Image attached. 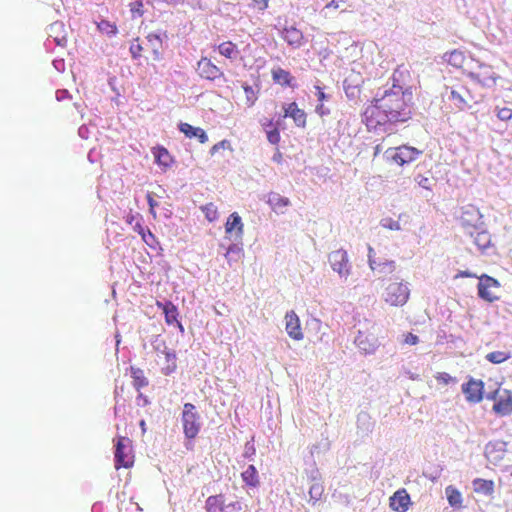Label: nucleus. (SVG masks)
Instances as JSON below:
<instances>
[{
    "mask_svg": "<svg viewBox=\"0 0 512 512\" xmlns=\"http://www.w3.org/2000/svg\"><path fill=\"white\" fill-rule=\"evenodd\" d=\"M472 487L476 494L486 497H493L495 492V483L493 480L475 478L472 481Z\"/></svg>",
    "mask_w": 512,
    "mask_h": 512,
    "instance_id": "nucleus-22",
    "label": "nucleus"
},
{
    "mask_svg": "<svg viewBox=\"0 0 512 512\" xmlns=\"http://www.w3.org/2000/svg\"><path fill=\"white\" fill-rule=\"evenodd\" d=\"M282 159V155L281 153H277L275 156H274V160L277 161V162H280Z\"/></svg>",
    "mask_w": 512,
    "mask_h": 512,
    "instance_id": "nucleus-62",
    "label": "nucleus"
},
{
    "mask_svg": "<svg viewBox=\"0 0 512 512\" xmlns=\"http://www.w3.org/2000/svg\"><path fill=\"white\" fill-rule=\"evenodd\" d=\"M478 279V296L489 303L498 300L499 296L496 295L495 290L500 288V282L486 274L480 275Z\"/></svg>",
    "mask_w": 512,
    "mask_h": 512,
    "instance_id": "nucleus-9",
    "label": "nucleus"
},
{
    "mask_svg": "<svg viewBox=\"0 0 512 512\" xmlns=\"http://www.w3.org/2000/svg\"><path fill=\"white\" fill-rule=\"evenodd\" d=\"M271 76L272 80L283 87H293L295 78L292 76V74L281 68L277 67L271 70Z\"/></svg>",
    "mask_w": 512,
    "mask_h": 512,
    "instance_id": "nucleus-23",
    "label": "nucleus"
},
{
    "mask_svg": "<svg viewBox=\"0 0 512 512\" xmlns=\"http://www.w3.org/2000/svg\"><path fill=\"white\" fill-rule=\"evenodd\" d=\"M511 357L510 353L505 351H493L486 355V359L493 364H500Z\"/></svg>",
    "mask_w": 512,
    "mask_h": 512,
    "instance_id": "nucleus-38",
    "label": "nucleus"
},
{
    "mask_svg": "<svg viewBox=\"0 0 512 512\" xmlns=\"http://www.w3.org/2000/svg\"><path fill=\"white\" fill-rule=\"evenodd\" d=\"M156 306L163 311L165 315V322L168 325L177 324L180 329H183L182 324L178 321V309L171 301L164 303L156 301Z\"/></svg>",
    "mask_w": 512,
    "mask_h": 512,
    "instance_id": "nucleus-19",
    "label": "nucleus"
},
{
    "mask_svg": "<svg viewBox=\"0 0 512 512\" xmlns=\"http://www.w3.org/2000/svg\"><path fill=\"white\" fill-rule=\"evenodd\" d=\"M134 230L141 236V238H145V233L148 228L143 227L140 222H137L134 226Z\"/></svg>",
    "mask_w": 512,
    "mask_h": 512,
    "instance_id": "nucleus-55",
    "label": "nucleus"
},
{
    "mask_svg": "<svg viewBox=\"0 0 512 512\" xmlns=\"http://www.w3.org/2000/svg\"><path fill=\"white\" fill-rule=\"evenodd\" d=\"M283 110H284V114H283V117L284 118H291L294 122V124L299 127V128H302L304 129L307 125V114L306 112L299 108L298 104L296 102H291L289 104H286L285 106H283Z\"/></svg>",
    "mask_w": 512,
    "mask_h": 512,
    "instance_id": "nucleus-16",
    "label": "nucleus"
},
{
    "mask_svg": "<svg viewBox=\"0 0 512 512\" xmlns=\"http://www.w3.org/2000/svg\"><path fill=\"white\" fill-rule=\"evenodd\" d=\"M181 421L185 437L188 439L196 438L201 429V422L200 416L194 404H184Z\"/></svg>",
    "mask_w": 512,
    "mask_h": 512,
    "instance_id": "nucleus-4",
    "label": "nucleus"
},
{
    "mask_svg": "<svg viewBox=\"0 0 512 512\" xmlns=\"http://www.w3.org/2000/svg\"><path fill=\"white\" fill-rule=\"evenodd\" d=\"M471 98L468 89L464 86L459 87V89H452L450 93V100L461 111L469 107Z\"/></svg>",
    "mask_w": 512,
    "mask_h": 512,
    "instance_id": "nucleus-17",
    "label": "nucleus"
},
{
    "mask_svg": "<svg viewBox=\"0 0 512 512\" xmlns=\"http://www.w3.org/2000/svg\"><path fill=\"white\" fill-rule=\"evenodd\" d=\"M178 128L187 138H197L202 144L208 141V136L205 130L200 127H194L189 123L181 122L178 125Z\"/></svg>",
    "mask_w": 512,
    "mask_h": 512,
    "instance_id": "nucleus-21",
    "label": "nucleus"
},
{
    "mask_svg": "<svg viewBox=\"0 0 512 512\" xmlns=\"http://www.w3.org/2000/svg\"><path fill=\"white\" fill-rule=\"evenodd\" d=\"M230 148H231L230 142L228 140L224 139L211 147L210 154L214 155L221 149H230Z\"/></svg>",
    "mask_w": 512,
    "mask_h": 512,
    "instance_id": "nucleus-46",
    "label": "nucleus"
},
{
    "mask_svg": "<svg viewBox=\"0 0 512 512\" xmlns=\"http://www.w3.org/2000/svg\"><path fill=\"white\" fill-rule=\"evenodd\" d=\"M267 202L276 212H282L290 204L289 199L279 193H270Z\"/></svg>",
    "mask_w": 512,
    "mask_h": 512,
    "instance_id": "nucleus-29",
    "label": "nucleus"
},
{
    "mask_svg": "<svg viewBox=\"0 0 512 512\" xmlns=\"http://www.w3.org/2000/svg\"><path fill=\"white\" fill-rule=\"evenodd\" d=\"M234 249L239 250L236 246H231V247H229V248H228V251H227V253H226V257H228V255H229L232 251H234Z\"/></svg>",
    "mask_w": 512,
    "mask_h": 512,
    "instance_id": "nucleus-61",
    "label": "nucleus"
},
{
    "mask_svg": "<svg viewBox=\"0 0 512 512\" xmlns=\"http://www.w3.org/2000/svg\"><path fill=\"white\" fill-rule=\"evenodd\" d=\"M363 122L369 130H377L381 126L394 123L377 99L365 108Z\"/></svg>",
    "mask_w": 512,
    "mask_h": 512,
    "instance_id": "nucleus-3",
    "label": "nucleus"
},
{
    "mask_svg": "<svg viewBox=\"0 0 512 512\" xmlns=\"http://www.w3.org/2000/svg\"><path fill=\"white\" fill-rule=\"evenodd\" d=\"M383 300L390 306L400 307L407 303L410 297V289L403 279L396 277L383 282Z\"/></svg>",
    "mask_w": 512,
    "mask_h": 512,
    "instance_id": "nucleus-2",
    "label": "nucleus"
},
{
    "mask_svg": "<svg viewBox=\"0 0 512 512\" xmlns=\"http://www.w3.org/2000/svg\"><path fill=\"white\" fill-rule=\"evenodd\" d=\"M225 499L222 494L212 495L206 499L205 509L207 512H224Z\"/></svg>",
    "mask_w": 512,
    "mask_h": 512,
    "instance_id": "nucleus-26",
    "label": "nucleus"
},
{
    "mask_svg": "<svg viewBox=\"0 0 512 512\" xmlns=\"http://www.w3.org/2000/svg\"><path fill=\"white\" fill-rule=\"evenodd\" d=\"M115 468H130L134 464L132 441L128 437L119 436L115 442Z\"/></svg>",
    "mask_w": 512,
    "mask_h": 512,
    "instance_id": "nucleus-5",
    "label": "nucleus"
},
{
    "mask_svg": "<svg viewBox=\"0 0 512 512\" xmlns=\"http://www.w3.org/2000/svg\"><path fill=\"white\" fill-rule=\"evenodd\" d=\"M221 56L233 60L239 53L237 45L232 41H224L217 46Z\"/></svg>",
    "mask_w": 512,
    "mask_h": 512,
    "instance_id": "nucleus-28",
    "label": "nucleus"
},
{
    "mask_svg": "<svg viewBox=\"0 0 512 512\" xmlns=\"http://www.w3.org/2000/svg\"><path fill=\"white\" fill-rule=\"evenodd\" d=\"M130 11L133 15L137 14L139 16L143 15V3L141 1H134L130 3Z\"/></svg>",
    "mask_w": 512,
    "mask_h": 512,
    "instance_id": "nucleus-48",
    "label": "nucleus"
},
{
    "mask_svg": "<svg viewBox=\"0 0 512 512\" xmlns=\"http://www.w3.org/2000/svg\"><path fill=\"white\" fill-rule=\"evenodd\" d=\"M419 342V338L417 335L409 332L404 335V343L408 345H416Z\"/></svg>",
    "mask_w": 512,
    "mask_h": 512,
    "instance_id": "nucleus-52",
    "label": "nucleus"
},
{
    "mask_svg": "<svg viewBox=\"0 0 512 512\" xmlns=\"http://www.w3.org/2000/svg\"><path fill=\"white\" fill-rule=\"evenodd\" d=\"M329 262L334 271L341 277H347L350 273V264L347 252L343 249H338L330 253Z\"/></svg>",
    "mask_w": 512,
    "mask_h": 512,
    "instance_id": "nucleus-11",
    "label": "nucleus"
},
{
    "mask_svg": "<svg viewBox=\"0 0 512 512\" xmlns=\"http://www.w3.org/2000/svg\"><path fill=\"white\" fill-rule=\"evenodd\" d=\"M445 494L450 506L455 508H461L463 504V497L461 492L452 485L445 488Z\"/></svg>",
    "mask_w": 512,
    "mask_h": 512,
    "instance_id": "nucleus-30",
    "label": "nucleus"
},
{
    "mask_svg": "<svg viewBox=\"0 0 512 512\" xmlns=\"http://www.w3.org/2000/svg\"><path fill=\"white\" fill-rule=\"evenodd\" d=\"M133 219H134V216H132V215H131V216H129V217H128V220H127V221H128L129 223H131Z\"/></svg>",
    "mask_w": 512,
    "mask_h": 512,
    "instance_id": "nucleus-63",
    "label": "nucleus"
},
{
    "mask_svg": "<svg viewBox=\"0 0 512 512\" xmlns=\"http://www.w3.org/2000/svg\"><path fill=\"white\" fill-rule=\"evenodd\" d=\"M139 424H140L142 432L145 433L146 432V422H145V420H141Z\"/></svg>",
    "mask_w": 512,
    "mask_h": 512,
    "instance_id": "nucleus-60",
    "label": "nucleus"
},
{
    "mask_svg": "<svg viewBox=\"0 0 512 512\" xmlns=\"http://www.w3.org/2000/svg\"><path fill=\"white\" fill-rule=\"evenodd\" d=\"M416 181L421 187L428 190L431 189V180L429 178L419 175L417 176Z\"/></svg>",
    "mask_w": 512,
    "mask_h": 512,
    "instance_id": "nucleus-53",
    "label": "nucleus"
},
{
    "mask_svg": "<svg viewBox=\"0 0 512 512\" xmlns=\"http://www.w3.org/2000/svg\"><path fill=\"white\" fill-rule=\"evenodd\" d=\"M285 330L293 340L300 341L304 338L300 319L293 310L287 312L285 315Z\"/></svg>",
    "mask_w": 512,
    "mask_h": 512,
    "instance_id": "nucleus-14",
    "label": "nucleus"
},
{
    "mask_svg": "<svg viewBox=\"0 0 512 512\" xmlns=\"http://www.w3.org/2000/svg\"><path fill=\"white\" fill-rule=\"evenodd\" d=\"M404 74L409 75V71L401 66L395 69L392 76V87L386 90L381 98L377 99L390 116V119L395 123L406 122L411 118L412 114L410 108L413 98L412 87L404 88L400 85Z\"/></svg>",
    "mask_w": 512,
    "mask_h": 512,
    "instance_id": "nucleus-1",
    "label": "nucleus"
},
{
    "mask_svg": "<svg viewBox=\"0 0 512 512\" xmlns=\"http://www.w3.org/2000/svg\"><path fill=\"white\" fill-rule=\"evenodd\" d=\"M148 42L154 47V59L159 60L161 58L160 48L162 46V40L156 33H149L147 35Z\"/></svg>",
    "mask_w": 512,
    "mask_h": 512,
    "instance_id": "nucleus-37",
    "label": "nucleus"
},
{
    "mask_svg": "<svg viewBox=\"0 0 512 512\" xmlns=\"http://www.w3.org/2000/svg\"><path fill=\"white\" fill-rule=\"evenodd\" d=\"M243 481L252 487H256L259 484L258 472L254 465H249L245 471L241 474Z\"/></svg>",
    "mask_w": 512,
    "mask_h": 512,
    "instance_id": "nucleus-34",
    "label": "nucleus"
},
{
    "mask_svg": "<svg viewBox=\"0 0 512 512\" xmlns=\"http://www.w3.org/2000/svg\"><path fill=\"white\" fill-rule=\"evenodd\" d=\"M242 88H243L244 95H245L246 106L249 108L253 107L259 97V91H260L259 87L258 86L253 87L247 83H244L242 85Z\"/></svg>",
    "mask_w": 512,
    "mask_h": 512,
    "instance_id": "nucleus-31",
    "label": "nucleus"
},
{
    "mask_svg": "<svg viewBox=\"0 0 512 512\" xmlns=\"http://www.w3.org/2000/svg\"><path fill=\"white\" fill-rule=\"evenodd\" d=\"M202 210L205 213L206 218L210 222L217 219V217H218L217 208L212 203L205 205Z\"/></svg>",
    "mask_w": 512,
    "mask_h": 512,
    "instance_id": "nucleus-42",
    "label": "nucleus"
},
{
    "mask_svg": "<svg viewBox=\"0 0 512 512\" xmlns=\"http://www.w3.org/2000/svg\"><path fill=\"white\" fill-rule=\"evenodd\" d=\"M258 9L265 10L268 7L269 0H255Z\"/></svg>",
    "mask_w": 512,
    "mask_h": 512,
    "instance_id": "nucleus-57",
    "label": "nucleus"
},
{
    "mask_svg": "<svg viewBox=\"0 0 512 512\" xmlns=\"http://www.w3.org/2000/svg\"><path fill=\"white\" fill-rule=\"evenodd\" d=\"M326 9H329V8H334V9H337L339 8V2L338 1H335V0H332L331 2H329L326 6H325Z\"/></svg>",
    "mask_w": 512,
    "mask_h": 512,
    "instance_id": "nucleus-58",
    "label": "nucleus"
},
{
    "mask_svg": "<svg viewBox=\"0 0 512 512\" xmlns=\"http://www.w3.org/2000/svg\"><path fill=\"white\" fill-rule=\"evenodd\" d=\"M97 28L108 36H114L118 32L117 26L108 20H101L97 24Z\"/></svg>",
    "mask_w": 512,
    "mask_h": 512,
    "instance_id": "nucleus-39",
    "label": "nucleus"
},
{
    "mask_svg": "<svg viewBox=\"0 0 512 512\" xmlns=\"http://www.w3.org/2000/svg\"><path fill=\"white\" fill-rule=\"evenodd\" d=\"M511 475H512V472H511Z\"/></svg>",
    "mask_w": 512,
    "mask_h": 512,
    "instance_id": "nucleus-64",
    "label": "nucleus"
},
{
    "mask_svg": "<svg viewBox=\"0 0 512 512\" xmlns=\"http://www.w3.org/2000/svg\"><path fill=\"white\" fill-rule=\"evenodd\" d=\"M146 197H147L150 213L152 214L153 218H156V211H155V209L158 206V203L153 198L151 193H148Z\"/></svg>",
    "mask_w": 512,
    "mask_h": 512,
    "instance_id": "nucleus-50",
    "label": "nucleus"
},
{
    "mask_svg": "<svg viewBox=\"0 0 512 512\" xmlns=\"http://www.w3.org/2000/svg\"><path fill=\"white\" fill-rule=\"evenodd\" d=\"M130 373L133 380V386L136 390L139 391L140 389L148 386L149 381L141 368L131 366Z\"/></svg>",
    "mask_w": 512,
    "mask_h": 512,
    "instance_id": "nucleus-27",
    "label": "nucleus"
},
{
    "mask_svg": "<svg viewBox=\"0 0 512 512\" xmlns=\"http://www.w3.org/2000/svg\"><path fill=\"white\" fill-rule=\"evenodd\" d=\"M162 357H160V365L162 373L165 375H170L177 368V356L175 351L165 348L162 351Z\"/></svg>",
    "mask_w": 512,
    "mask_h": 512,
    "instance_id": "nucleus-20",
    "label": "nucleus"
},
{
    "mask_svg": "<svg viewBox=\"0 0 512 512\" xmlns=\"http://www.w3.org/2000/svg\"><path fill=\"white\" fill-rule=\"evenodd\" d=\"M412 505L410 495L404 488L398 489L389 498V506L395 512H406Z\"/></svg>",
    "mask_w": 512,
    "mask_h": 512,
    "instance_id": "nucleus-15",
    "label": "nucleus"
},
{
    "mask_svg": "<svg viewBox=\"0 0 512 512\" xmlns=\"http://www.w3.org/2000/svg\"><path fill=\"white\" fill-rule=\"evenodd\" d=\"M315 112L318 116L324 117L330 114V109L327 108L324 103H319L315 107Z\"/></svg>",
    "mask_w": 512,
    "mask_h": 512,
    "instance_id": "nucleus-51",
    "label": "nucleus"
},
{
    "mask_svg": "<svg viewBox=\"0 0 512 512\" xmlns=\"http://www.w3.org/2000/svg\"><path fill=\"white\" fill-rule=\"evenodd\" d=\"M225 232L230 236H235V238H242L244 233V225L238 213L233 212L228 217L225 223Z\"/></svg>",
    "mask_w": 512,
    "mask_h": 512,
    "instance_id": "nucleus-18",
    "label": "nucleus"
},
{
    "mask_svg": "<svg viewBox=\"0 0 512 512\" xmlns=\"http://www.w3.org/2000/svg\"><path fill=\"white\" fill-rule=\"evenodd\" d=\"M282 38L293 47H300L303 43V33L294 26L286 27L282 31Z\"/></svg>",
    "mask_w": 512,
    "mask_h": 512,
    "instance_id": "nucleus-24",
    "label": "nucleus"
},
{
    "mask_svg": "<svg viewBox=\"0 0 512 512\" xmlns=\"http://www.w3.org/2000/svg\"><path fill=\"white\" fill-rule=\"evenodd\" d=\"M382 227L389 230H400V223L392 218H385L381 221Z\"/></svg>",
    "mask_w": 512,
    "mask_h": 512,
    "instance_id": "nucleus-44",
    "label": "nucleus"
},
{
    "mask_svg": "<svg viewBox=\"0 0 512 512\" xmlns=\"http://www.w3.org/2000/svg\"><path fill=\"white\" fill-rule=\"evenodd\" d=\"M495 112L497 118L501 121L506 122L512 119V109L509 107L496 106Z\"/></svg>",
    "mask_w": 512,
    "mask_h": 512,
    "instance_id": "nucleus-40",
    "label": "nucleus"
},
{
    "mask_svg": "<svg viewBox=\"0 0 512 512\" xmlns=\"http://www.w3.org/2000/svg\"><path fill=\"white\" fill-rule=\"evenodd\" d=\"M467 75L483 87L494 86L497 80V75L494 72L493 67L484 63H478L476 68H471L467 72Z\"/></svg>",
    "mask_w": 512,
    "mask_h": 512,
    "instance_id": "nucleus-7",
    "label": "nucleus"
},
{
    "mask_svg": "<svg viewBox=\"0 0 512 512\" xmlns=\"http://www.w3.org/2000/svg\"><path fill=\"white\" fill-rule=\"evenodd\" d=\"M494 401L492 410L500 416H507L512 413V391L497 389L487 396Z\"/></svg>",
    "mask_w": 512,
    "mask_h": 512,
    "instance_id": "nucleus-6",
    "label": "nucleus"
},
{
    "mask_svg": "<svg viewBox=\"0 0 512 512\" xmlns=\"http://www.w3.org/2000/svg\"><path fill=\"white\" fill-rule=\"evenodd\" d=\"M314 88L316 90V96L319 103H324V101L330 99V95L326 94L321 86L316 85Z\"/></svg>",
    "mask_w": 512,
    "mask_h": 512,
    "instance_id": "nucleus-49",
    "label": "nucleus"
},
{
    "mask_svg": "<svg viewBox=\"0 0 512 512\" xmlns=\"http://www.w3.org/2000/svg\"><path fill=\"white\" fill-rule=\"evenodd\" d=\"M138 399L142 401L143 405H147L149 403L148 398L144 396L142 393L138 395Z\"/></svg>",
    "mask_w": 512,
    "mask_h": 512,
    "instance_id": "nucleus-59",
    "label": "nucleus"
},
{
    "mask_svg": "<svg viewBox=\"0 0 512 512\" xmlns=\"http://www.w3.org/2000/svg\"><path fill=\"white\" fill-rule=\"evenodd\" d=\"M484 383L481 380L470 379L462 385V392L469 403H479L483 399Z\"/></svg>",
    "mask_w": 512,
    "mask_h": 512,
    "instance_id": "nucleus-13",
    "label": "nucleus"
},
{
    "mask_svg": "<svg viewBox=\"0 0 512 512\" xmlns=\"http://www.w3.org/2000/svg\"><path fill=\"white\" fill-rule=\"evenodd\" d=\"M368 263L372 271L380 275L392 274L396 271L397 265L393 260H378L372 247L368 250Z\"/></svg>",
    "mask_w": 512,
    "mask_h": 512,
    "instance_id": "nucleus-12",
    "label": "nucleus"
},
{
    "mask_svg": "<svg viewBox=\"0 0 512 512\" xmlns=\"http://www.w3.org/2000/svg\"><path fill=\"white\" fill-rule=\"evenodd\" d=\"M196 71L198 75L208 81L223 79L225 74L210 58L203 56L197 62Z\"/></svg>",
    "mask_w": 512,
    "mask_h": 512,
    "instance_id": "nucleus-10",
    "label": "nucleus"
},
{
    "mask_svg": "<svg viewBox=\"0 0 512 512\" xmlns=\"http://www.w3.org/2000/svg\"><path fill=\"white\" fill-rule=\"evenodd\" d=\"M461 220L467 225L476 226L481 220L479 209L474 205H467L463 207Z\"/></svg>",
    "mask_w": 512,
    "mask_h": 512,
    "instance_id": "nucleus-25",
    "label": "nucleus"
},
{
    "mask_svg": "<svg viewBox=\"0 0 512 512\" xmlns=\"http://www.w3.org/2000/svg\"><path fill=\"white\" fill-rule=\"evenodd\" d=\"M434 377L436 381L441 385H448L449 383L456 381L455 378H453L446 372H438L435 374Z\"/></svg>",
    "mask_w": 512,
    "mask_h": 512,
    "instance_id": "nucleus-43",
    "label": "nucleus"
},
{
    "mask_svg": "<svg viewBox=\"0 0 512 512\" xmlns=\"http://www.w3.org/2000/svg\"><path fill=\"white\" fill-rule=\"evenodd\" d=\"M266 134L267 140L274 145H277L280 142V132L277 127L274 126L273 120H268L267 123L263 124Z\"/></svg>",
    "mask_w": 512,
    "mask_h": 512,
    "instance_id": "nucleus-35",
    "label": "nucleus"
},
{
    "mask_svg": "<svg viewBox=\"0 0 512 512\" xmlns=\"http://www.w3.org/2000/svg\"><path fill=\"white\" fill-rule=\"evenodd\" d=\"M473 238L475 245L482 251L491 245V235L487 231H477Z\"/></svg>",
    "mask_w": 512,
    "mask_h": 512,
    "instance_id": "nucleus-33",
    "label": "nucleus"
},
{
    "mask_svg": "<svg viewBox=\"0 0 512 512\" xmlns=\"http://www.w3.org/2000/svg\"><path fill=\"white\" fill-rule=\"evenodd\" d=\"M142 240L153 249L156 247V245H158L156 237L149 229L146 231L145 238H142Z\"/></svg>",
    "mask_w": 512,
    "mask_h": 512,
    "instance_id": "nucleus-47",
    "label": "nucleus"
},
{
    "mask_svg": "<svg viewBox=\"0 0 512 512\" xmlns=\"http://www.w3.org/2000/svg\"><path fill=\"white\" fill-rule=\"evenodd\" d=\"M447 63L455 68H462L465 62V54L460 50H453L444 54Z\"/></svg>",
    "mask_w": 512,
    "mask_h": 512,
    "instance_id": "nucleus-32",
    "label": "nucleus"
},
{
    "mask_svg": "<svg viewBox=\"0 0 512 512\" xmlns=\"http://www.w3.org/2000/svg\"><path fill=\"white\" fill-rule=\"evenodd\" d=\"M387 153L389 154L391 161L399 166H403L418 159L422 154V151L412 146L402 145L395 148H389Z\"/></svg>",
    "mask_w": 512,
    "mask_h": 512,
    "instance_id": "nucleus-8",
    "label": "nucleus"
},
{
    "mask_svg": "<svg viewBox=\"0 0 512 512\" xmlns=\"http://www.w3.org/2000/svg\"><path fill=\"white\" fill-rule=\"evenodd\" d=\"M155 156V160L159 165L169 166L171 163V156L166 148L158 147L153 152Z\"/></svg>",
    "mask_w": 512,
    "mask_h": 512,
    "instance_id": "nucleus-36",
    "label": "nucleus"
},
{
    "mask_svg": "<svg viewBox=\"0 0 512 512\" xmlns=\"http://www.w3.org/2000/svg\"><path fill=\"white\" fill-rule=\"evenodd\" d=\"M322 492V488L319 486V485H313L310 490H309V494H310V497L312 499H315L317 500V495H320Z\"/></svg>",
    "mask_w": 512,
    "mask_h": 512,
    "instance_id": "nucleus-54",
    "label": "nucleus"
},
{
    "mask_svg": "<svg viewBox=\"0 0 512 512\" xmlns=\"http://www.w3.org/2000/svg\"><path fill=\"white\" fill-rule=\"evenodd\" d=\"M356 343L358 344L359 348H361L365 352H372L375 349V345L373 343L368 345L367 343H365L363 335L361 333L357 336Z\"/></svg>",
    "mask_w": 512,
    "mask_h": 512,
    "instance_id": "nucleus-45",
    "label": "nucleus"
},
{
    "mask_svg": "<svg viewBox=\"0 0 512 512\" xmlns=\"http://www.w3.org/2000/svg\"><path fill=\"white\" fill-rule=\"evenodd\" d=\"M129 51L133 59H138L142 56L143 47L139 42V38H136L131 42Z\"/></svg>",
    "mask_w": 512,
    "mask_h": 512,
    "instance_id": "nucleus-41",
    "label": "nucleus"
},
{
    "mask_svg": "<svg viewBox=\"0 0 512 512\" xmlns=\"http://www.w3.org/2000/svg\"><path fill=\"white\" fill-rule=\"evenodd\" d=\"M478 278L479 276H477L476 274H473L469 271H460L457 275H456V278Z\"/></svg>",
    "mask_w": 512,
    "mask_h": 512,
    "instance_id": "nucleus-56",
    "label": "nucleus"
}]
</instances>
